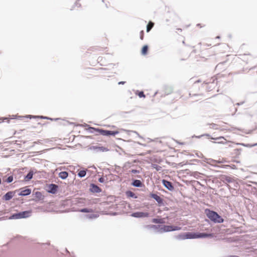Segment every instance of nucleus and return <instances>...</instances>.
<instances>
[{"mask_svg":"<svg viewBox=\"0 0 257 257\" xmlns=\"http://www.w3.org/2000/svg\"><path fill=\"white\" fill-rule=\"evenodd\" d=\"M204 213L207 218L214 223H221L224 221L223 217L217 212L209 208H206Z\"/></svg>","mask_w":257,"mask_h":257,"instance_id":"1","label":"nucleus"},{"mask_svg":"<svg viewBox=\"0 0 257 257\" xmlns=\"http://www.w3.org/2000/svg\"><path fill=\"white\" fill-rule=\"evenodd\" d=\"M201 234L200 232H185L174 236V238L179 240L201 238Z\"/></svg>","mask_w":257,"mask_h":257,"instance_id":"2","label":"nucleus"},{"mask_svg":"<svg viewBox=\"0 0 257 257\" xmlns=\"http://www.w3.org/2000/svg\"><path fill=\"white\" fill-rule=\"evenodd\" d=\"M32 211L31 210L20 211L12 214L9 217L10 219H18L22 218H27L32 215Z\"/></svg>","mask_w":257,"mask_h":257,"instance_id":"3","label":"nucleus"},{"mask_svg":"<svg viewBox=\"0 0 257 257\" xmlns=\"http://www.w3.org/2000/svg\"><path fill=\"white\" fill-rule=\"evenodd\" d=\"M59 187L57 184L51 183L47 184L46 190L49 193L52 194H56L58 191Z\"/></svg>","mask_w":257,"mask_h":257,"instance_id":"4","label":"nucleus"},{"mask_svg":"<svg viewBox=\"0 0 257 257\" xmlns=\"http://www.w3.org/2000/svg\"><path fill=\"white\" fill-rule=\"evenodd\" d=\"M16 190H19L18 192V195L21 196H27L31 194L32 189L29 188L28 186L20 188L19 189H17Z\"/></svg>","mask_w":257,"mask_h":257,"instance_id":"5","label":"nucleus"},{"mask_svg":"<svg viewBox=\"0 0 257 257\" xmlns=\"http://www.w3.org/2000/svg\"><path fill=\"white\" fill-rule=\"evenodd\" d=\"M149 196L154 199L158 203L159 206H164L165 205L164 199L157 194L151 192L149 194Z\"/></svg>","mask_w":257,"mask_h":257,"instance_id":"6","label":"nucleus"},{"mask_svg":"<svg viewBox=\"0 0 257 257\" xmlns=\"http://www.w3.org/2000/svg\"><path fill=\"white\" fill-rule=\"evenodd\" d=\"M131 216L137 218H144L150 216V213L148 212L136 211L131 213Z\"/></svg>","mask_w":257,"mask_h":257,"instance_id":"7","label":"nucleus"},{"mask_svg":"<svg viewBox=\"0 0 257 257\" xmlns=\"http://www.w3.org/2000/svg\"><path fill=\"white\" fill-rule=\"evenodd\" d=\"M18 191L19 190L8 191L3 196V200L6 201H10Z\"/></svg>","mask_w":257,"mask_h":257,"instance_id":"8","label":"nucleus"},{"mask_svg":"<svg viewBox=\"0 0 257 257\" xmlns=\"http://www.w3.org/2000/svg\"><path fill=\"white\" fill-rule=\"evenodd\" d=\"M162 183L169 191H173L174 190V186L171 182L166 179H163L162 180Z\"/></svg>","mask_w":257,"mask_h":257,"instance_id":"9","label":"nucleus"},{"mask_svg":"<svg viewBox=\"0 0 257 257\" xmlns=\"http://www.w3.org/2000/svg\"><path fill=\"white\" fill-rule=\"evenodd\" d=\"M82 126L85 127L86 129L90 133H98L99 134H100L101 128L92 127L86 123H83Z\"/></svg>","mask_w":257,"mask_h":257,"instance_id":"10","label":"nucleus"},{"mask_svg":"<svg viewBox=\"0 0 257 257\" xmlns=\"http://www.w3.org/2000/svg\"><path fill=\"white\" fill-rule=\"evenodd\" d=\"M88 150H93L96 152H107L109 151V149L103 146H91L88 147Z\"/></svg>","mask_w":257,"mask_h":257,"instance_id":"11","label":"nucleus"},{"mask_svg":"<svg viewBox=\"0 0 257 257\" xmlns=\"http://www.w3.org/2000/svg\"><path fill=\"white\" fill-rule=\"evenodd\" d=\"M89 190L90 192L93 193H98L102 191V189L94 183H91L90 184Z\"/></svg>","mask_w":257,"mask_h":257,"instance_id":"12","label":"nucleus"},{"mask_svg":"<svg viewBox=\"0 0 257 257\" xmlns=\"http://www.w3.org/2000/svg\"><path fill=\"white\" fill-rule=\"evenodd\" d=\"M26 117H27V118H40V119H47V120H59L60 119V118H52L49 117L48 116H43V115H27Z\"/></svg>","mask_w":257,"mask_h":257,"instance_id":"13","label":"nucleus"},{"mask_svg":"<svg viewBox=\"0 0 257 257\" xmlns=\"http://www.w3.org/2000/svg\"><path fill=\"white\" fill-rule=\"evenodd\" d=\"M33 196H34L35 198L33 199L32 200L35 202H38L44 199V196L42 195V193L40 191L33 192Z\"/></svg>","mask_w":257,"mask_h":257,"instance_id":"14","label":"nucleus"},{"mask_svg":"<svg viewBox=\"0 0 257 257\" xmlns=\"http://www.w3.org/2000/svg\"><path fill=\"white\" fill-rule=\"evenodd\" d=\"M203 161L212 166L215 167L223 168V166L220 167V166L213 164V163H221L222 162H221V161H217V160H214L211 158L208 159V158H204Z\"/></svg>","mask_w":257,"mask_h":257,"instance_id":"15","label":"nucleus"},{"mask_svg":"<svg viewBox=\"0 0 257 257\" xmlns=\"http://www.w3.org/2000/svg\"><path fill=\"white\" fill-rule=\"evenodd\" d=\"M36 172L35 169H31L27 174L24 176V180L26 182L30 181L32 178L33 175Z\"/></svg>","mask_w":257,"mask_h":257,"instance_id":"16","label":"nucleus"},{"mask_svg":"<svg viewBox=\"0 0 257 257\" xmlns=\"http://www.w3.org/2000/svg\"><path fill=\"white\" fill-rule=\"evenodd\" d=\"M160 225H145L144 228L148 230H153L155 233H159Z\"/></svg>","mask_w":257,"mask_h":257,"instance_id":"17","label":"nucleus"},{"mask_svg":"<svg viewBox=\"0 0 257 257\" xmlns=\"http://www.w3.org/2000/svg\"><path fill=\"white\" fill-rule=\"evenodd\" d=\"M131 185L135 187H142L145 186L141 180L134 179L132 180Z\"/></svg>","mask_w":257,"mask_h":257,"instance_id":"18","label":"nucleus"},{"mask_svg":"<svg viewBox=\"0 0 257 257\" xmlns=\"http://www.w3.org/2000/svg\"><path fill=\"white\" fill-rule=\"evenodd\" d=\"M217 142H213L214 143H216V144H223V145H226L227 146L226 147V148H233V146L232 145H231L230 143H231V142L230 141H227L226 139L225 140H223V141H222V140H217Z\"/></svg>","mask_w":257,"mask_h":257,"instance_id":"19","label":"nucleus"},{"mask_svg":"<svg viewBox=\"0 0 257 257\" xmlns=\"http://www.w3.org/2000/svg\"><path fill=\"white\" fill-rule=\"evenodd\" d=\"M99 135H101L103 136H107V137L112 136L111 131L101 128L100 131Z\"/></svg>","mask_w":257,"mask_h":257,"instance_id":"20","label":"nucleus"},{"mask_svg":"<svg viewBox=\"0 0 257 257\" xmlns=\"http://www.w3.org/2000/svg\"><path fill=\"white\" fill-rule=\"evenodd\" d=\"M173 92V89L171 87L167 86L165 87V90L164 93H161V97L165 96L171 94Z\"/></svg>","mask_w":257,"mask_h":257,"instance_id":"21","label":"nucleus"},{"mask_svg":"<svg viewBox=\"0 0 257 257\" xmlns=\"http://www.w3.org/2000/svg\"><path fill=\"white\" fill-rule=\"evenodd\" d=\"M125 194L127 198H133L135 199L138 198V196L136 194L129 190H126L125 192Z\"/></svg>","mask_w":257,"mask_h":257,"instance_id":"22","label":"nucleus"},{"mask_svg":"<svg viewBox=\"0 0 257 257\" xmlns=\"http://www.w3.org/2000/svg\"><path fill=\"white\" fill-rule=\"evenodd\" d=\"M169 232V225H160L159 233L167 232Z\"/></svg>","mask_w":257,"mask_h":257,"instance_id":"23","label":"nucleus"},{"mask_svg":"<svg viewBox=\"0 0 257 257\" xmlns=\"http://www.w3.org/2000/svg\"><path fill=\"white\" fill-rule=\"evenodd\" d=\"M204 136L207 137L211 140H225V138L224 137L220 136L219 137L215 138V137H213L211 136L210 135H209V134H204L202 135V137H204Z\"/></svg>","mask_w":257,"mask_h":257,"instance_id":"24","label":"nucleus"},{"mask_svg":"<svg viewBox=\"0 0 257 257\" xmlns=\"http://www.w3.org/2000/svg\"><path fill=\"white\" fill-rule=\"evenodd\" d=\"M201 238H212L214 237V234L212 233H207V232H201Z\"/></svg>","mask_w":257,"mask_h":257,"instance_id":"25","label":"nucleus"},{"mask_svg":"<svg viewBox=\"0 0 257 257\" xmlns=\"http://www.w3.org/2000/svg\"><path fill=\"white\" fill-rule=\"evenodd\" d=\"M152 222L154 223L159 224L158 225H162L165 221L163 218H154L152 220Z\"/></svg>","mask_w":257,"mask_h":257,"instance_id":"26","label":"nucleus"},{"mask_svg":"<svg viewBox=\"0 0 257 257\" xmlns=\"http://www.w3.org/2000/svg\"><path fill=\"white\" fill-rule=\"evenodd\" d=\"M58 176L62 180L66 179L68 176V173L67 171H61L59 173Z\"/></svg>","mask_w":257,"mask_h":257,"instance_id":"27","label":"nucleus"},{"mask_svg":"<svg viewBox=\"0 0 257 257\" xmlns=\"http://www.w3.org/2000/svg\"><path fill=\"white\" fill-rule=\"evenodd\" d=\"M181 229V227H180V226H175L174 225H169V232L180 230Z\"/></svg>","mask_w":257,"mask_h":257,"instance_id":"28","label":"nucleus"},{"mask_svg":"<svg viewBox=\"0 0 257 257\" xmlns=\"http://www.w3.org/2000/svg\"><path fill=\"white\" fill-rule=\"evenodd\" d=\"M149 46L148 45H145L141 49V54L142 55H146L148 53Z\"/></svg>","mask_w":257,"mask_h":257,"instance_id":"29","label":"nucleus"},{"mask_svg":"<svg viewBox=\"0 0 257 257\" xmlns=\"http://www.w3.org/2000/svg\"><path fill=\"white\" fill-rule=\"evenodd\" d=\"M85 217L86 218H88L90 219H95V218H97V217H98L99 215L98 214L93 213V212H92V213H91L90 214H86L85 215Z\"/></svg>","mask_w":257,"mask_h":257,"instance_id":"30","label":"nucleus"},{"mask_svg":"<svg viewBox=\"0 0 257 257\" xmlns=\"http://www.w3.org/2000/svg\"><path fill=\"white\" fill-rule=\"evenodd\" d=\"M226 63V61L218 63L215 67V69L217 70H222L225 69L223 65Z\"/></svg>","mask_w":257,"mask_h":257,"instance_id":"31","label":"nucleus"},{"mask_svg":"<svg viewBox=\"0 0 257 257\" xmlns=\"http://www.w3.org/2000/svg\"><path fill=\"white\" fill-rule=\"evenodd\" d=\"M87 170V169H83L82 170L79 171L77 173V176L79 178H83L86 175Z\"/></svg>","mask_w":257,"mask_h":257,"instance_id":"32","label":"nucleus"},{"mask_svg":"<svg viewBox=\"0 0 257 257\" xmlns=\"http://www.w3.org/2000/svg\"><path fill=\"white\" fill-rule=\"evenodd\" d=\"M79 211L82 213H92L93 212V210L91 208L85 207L80 209Z\"/></svg>","mask_w":257,"mask_h":257,"instance_id":"33","label":"nucleus"},{"mask_svg":"<svg viewBox=\"0 0 257 257\" xmlns=\"http://www.w3.org/2000/svg\"><path fill=\"white\" fill-rule=\"evenodd\" d=\"M154 26V23L152 21H150L147 25V28H146L147 32L149 33L151 30V29L153 28Z\"/></svg>","mask_w":257,"mask_h":257,"instance_id":"34","label":"nucleus"},{"mask_svg":"<svg viewBox=\"0 0 257 257\" xmlns=\"http://www.w3.org/2000/svg\"><path fill=\"white\" fill-rule=\"evenodd\" d=\"M136 95H138L140 98H145L146 95L144 94V92L143 91H140V90H136L135 91Z\"/></svg>","mask_w":257,"mask_h":257,"instance_id":"35","label":"nucleus"},{"mask_svg":"<svg viewBox=\"0 0 257 257\" xmlns=\"http://www.w3.org/2000/svg\"><path fill=\"white\" fill-rule=\"evenodd\" d=\"M14 180L13 175H10L8 177H7L6 179H3V183L6 182L7 183H10L12 182Z\"/></svg>","mask_w":257,"mask_h":257,"instance_id":"36","label":"nucleus"},{"mask_svg":"<svg viewBox=\"0 0 257 257\" xmlns=\"http://www.w3.org/2000/svg\"><path fill=\"white\" fill-rule=\"evenodd\" d=\"M222 179L224 182L231 183L233 181V179L230 177L227 176H224Z\"/></svg>","mask_w":257,"mask_h":257,"instance_id":"37","label":"nucleus"},{"mask_svg":"<svg viewBox=\"0 0 257 257\" xmlns=\"http://www.w3.org/2000/svg\"><path fill=\"white\" fill-rule=\"evenodd\" d=\"M115 65H116L115 64L110 63V64H108L107 65L108 67V68H102V67H101L99 69V70H109V69H110L111 68H113Z\"/></svg>","mask_w":257,"mask_h":257,"instance_id":"38","label":"nucleus"},{"mask_svg":"<svg viewBox=\"0 0 257 257\" xmlns=\"http://www.w3.org/2000/svg\"><path fill=\"white\" fill-rule=\"evenodd\" d=\"M241 150L242 149L240 148L235 149L233 150L232 154L234 155L235 156H238L240 155Z\"/></svg>","mask_w":257,"mask_h":257,"instance_id":"39","label":"nucleus"},{"mask_svg":"<svg viewBox=\"0 0 257 257\" xmlns=\"http://www.w3.org/2000/svg\"><path fill=\"white\" fill-rule=\"evenodd\" d=\"M151 167L153 169H155L157 171L161 170L162 169V167L160 166H159L157 164H152Z\"/></svg>","mask_w":257,"mask_h":257,"instance_id":"40","label":"nucleus"},{"mask_svg":"<svg viewBox=\"0 0 257 257\" xmlns=\"http://www.w3.org/2000/svg\"><path fill=\"white\" fill-rule=\"evenodd\" d=\"M187 164V163L184 164V162H181V163H179L178 164H176L175 163H172V166L173 167H183L184 165H186Z\"/></svg>","mask_w":257,"mask_h":257,"instance_id":"41","label":"nucleus"},{"mask_svg":"<svg viewBox=\"0 0 257 257\" xmlns=\"http://www.w3.org/2000/svg\"><path fill=\"white\" fill-rule=\"evenodd\" d=\"M11 116V118L10 119H18V118H20L21 119L23 117H26V115L25 116H17L16 115H12Z\"/></svg>","mask_w":257,"mask_h":257,"instance_id":"42","label":"nucleus"},{"mask_svg":"<svg viewBox=\"0 0 257 257\" xmlns=\"http://www.w3.org/2000/svg\"><path fill=\"white\" fill-rule=\"evenodd\" d=\"M75 7L80 8L81 7V4L79 3V2L76 1V2L74 4L73 6H72V8L70 9V10H73Z\"/></svg>","mask_w":257,"mask_h":257,"instance_id":"43","label":"nucleus"},{"mask_svg":"<svg viewBox=\"0 0 257 257\" xmlns=\"http://www.w3.org/2000/svg\"><path fill=\"white\" fill-rule=\"evenodd\" d=\"M128 135H131V133H134V134H136L139 138H141V139H143V138L140 136L139 135V134L137 132V131H128Z\"/></svg>","mask_w":257,"mask_h":257,"instance_id":"44","label":"nucleus"},{"mask_svg":"<svg viewBox=\"0 0 257 257\" xmlns=\"http://www.w3.org/2000/svg\"><path fill=\"white\" fill-rule=\"evenodd\" d=\"M230 144L233 145V148L234 147V145L242 146L245 147V144H244V143H234L231 142Z\"/></svg>","mask_w":257,"mask_h":257,"instance_id":"45","label":"nucleus"},{"mask_svg":"<svg viewBox=\"0 0 257 257\" xmlns=\"http://www.w3.org/2000/svg\"><path fill=\"white\" fill-rule=\"evenodd\" d=\"M99 182L101 183H103L105 182V179L104 176L100 177L98 178Z\"/></svg>","mask_w":257,"mask_h":257,"instance_id":"46","label":"nucleus"},{"mask_svg":"<svg viewBox=\"0 0 257 257\" xmlns=\"http://www.w3.org/2000/svg\"><path fill=\"white\" fill-rule=\"evenodd\" d=\"M210 125V128H213V129H217V125L215 123H210L209 124Z\"/></svg>","mask_w":257,"mask_h":257,"instance_id":"47","label":"nucleus"},{"mask_svg":"<svg viewBox=\"0 0 257 257\" xmlns=\"http://www.w3.org/2000/svg\"><path fill=\"white\" fill-rule=\"evenodd\" d=\"M144 37V31L143 30L141 31L140 33V39L143 40Z\"/></svg>","mask_w":257,"mask_h":257,"instance_id":"48","label":"nucleus"},{"mask_svg":"<svg viewBox=\"0 0 257 257\" xmlns=\"http://www.w3.org/2000/svg\"><path fill=\"white\" fill-rule=\"evenodd\" d=\"M216 80V78H211L209 81L206 82V84H208V83H215V81Z\"/></svg>","mask_w":257,"mask_h":257,"instance_id":"49","label":"nucleus"},{"mask_svg":"<svg viewBox=\"0 0 257 257\" xmlns=\"http://www.w3.org/2000/svg\"><path fill=\"white\" fill-rule=\"evenodd\" d=\"M130 172L132 173H133V174H137V173H140V171L138 170H136V169H132L130 171Z\"/></svg>","mask_w":257,"mask_h":257,"instance_id":"50","label":"nucleus"},{"mask_svg":"<svg viewBox=\"0 0 257 257\" xmlns=\"http://www.w3.org/2000/svg\"><path fill=\"white\" fill-rule=\"evenodd\" d=\"M112 136H115L116 135L119 133L118 131H111Z\"/></svg>","mask_w":257,"mask_h":257,"instance_id":"51","label":"nucleus"},{"mask_svg":"<svg viewBox=\"0 0 257 257\" xmlns=\"http://www.w3.org/2000/svg\"><path fill=\"white\" fill-rule=\"evenodd\" d=\"M223 166V168H226L227 167H230L232 169H235V166L234 165H232L231 166L225 165V166Z\"/></svg>","mask_w":257,"mask_h":257,"instance_id":"52","label":"nucleus"},{"mask_svg":"<svg viewBox=\"0 0 257 257\" xmlns=\"http://www.w3.org/2000/svg\"><path fill=\"white\" fill-rule=\"evenodd\" d=\"M253 70H256V74H257V66H254V67H252L250 68L249 69V71H250Z\"/></svg>","mask_w":257,"mask_h":257,"instance_id":"53","label":"nucleus"},{"mask_svg":"<svg viewBox=\"0 0 257 257\" xmlns=\"http://www.w3.org/2000/svg\"><path fill=\"white\" fill-rule=\"evenodd\" d=\"M196 155L199 158H205V157H204L203 154L201 153H200V155H199V153H196Z\"/></svg>","mask_w":257,"mask_h":257,"instance_id":"54","label":"nucleus"},{"mask_svg":"<svg viewBox=\"0 0 257 257\" xmlns=\"http://www.w3.org/2000/svg\"><path fill=\"white\" fill-rule=\"evenodd\" d=\"M245 101H242L241 102H237L235 104L236 105H237V106H240L242 104H243V103H244Z\"/></svg>","mask_w":257,"mask_h":257,"instance_id":"55","label":"nucleus"},{"mask_svg":"<svg viewBox=\"0 0 257 257\" xmlns=\"http://www.w3.org/2000/svg\"><path fill=\"white\" fill-rule=\"evenodd\" d=\"M126 83V81H121L118 82V85H123Z\"/></svg>","mask_w":257,"mask_h":257,"instance_id":"56","label":"nucleus"},{"mask_svg":"<svg viewBox=\"0 0 257 257\" xmlns=\"http://www.w3.org/2000/svg\"><path fill=\"white\" fill-rule=\"evenodd\" d=\"M192 137V138H201V137H202V135H200V136L193 135Z\"/></svg>","mask_w":257,"mask_h":257,"instance_id":"57","label":"nucleus"},{"mask_svg":"<svg viewBox=\"0 0 257 257\" xmlns=\"http://www.w3.org/2000/svg\"><path fill=\"white\" fill-rule=\"evenodd\" d=\"M245 147L247 148H252V144H245Z\"/></svg>","mask_w":257,"mask_h":257,"instance_id":"58","label":"nucleus"},{"mask_svg":"<svg viewBox=\"0 0 257 257\" xmlns=\"http://www.w3.org/2000/svg\"><path fill=\"white\" fill-rule=\"evenodd\" d=\"M7 119H8V118L6 117H0V120H2V121H4L5 120Z\"/></svg>","mask_w":257,"mask_h":257,"instance_id":"59","label":"nucleus"},{"mask_svg":"<svg viewBox=\"0 0 257 257\" xmlns=\"http://www.w3.org/2000/svg\"><path fill=\"white\" fill-rule=\"evenodd\" d=\"M192 161L193 162H196V163H199L200 161L199 160H198V159H193Z\"/></svg>","mask_w":257,"mask_h":257,"instance_id":"60","label":"nucleus"},{"mask_svg":"<svg viewBox=\"0 0 257 257\" xmlns=\"http://www.w3.org/2000/svg\"><path fill=\"white\" fill-rule=\"evenodd\" d=\"M45 244L49 245L50 244V243L49 242H48L45 243H42V245H45Z\"/></svg>","mask_w":257,"mask_h":257,"instance_id":"61","label":"nucleus"},{"mask_svg":"<svg viewBox=\"0 0 257 257\" xmlns=\"http://www.w3.org/2000/svg\"><path fill=\"white\" fill-rule=\"evenodd\" d=\"M67 123H69V124H75V123H74V122H69V121H67Z\"/></svg>","mask_w":257,"mask_h":257,"instance_id":"62","label":"nucleus"},{"mask_svg":"<svg viewBox=\"0 0 257 257\" xmlns=\"http://www.w3.org/2000/svg\"><path fill=\"white\" fill-rule=\"evenodd\" d=\"M228 257H239V256L237 255H229Z\"/></svg>","mask_w":257,"mask_h":257,"instance_id":"63","label":"nucleus"},{"mask_svg":"<svg viewBox=\"0 0 257 257\" xmlns=\"http://www.w3.org/2000/svg\"><path fill=\"white\" fill-rule=\"evenodd\" d=\"M255 146H257V143H255V144H252V147H255Z\"/></svg>","mask_w":257,"mask_h":257,"instance_id":"64","label":"nucleus"}]
</instances>
